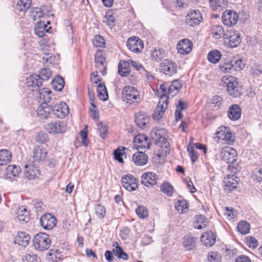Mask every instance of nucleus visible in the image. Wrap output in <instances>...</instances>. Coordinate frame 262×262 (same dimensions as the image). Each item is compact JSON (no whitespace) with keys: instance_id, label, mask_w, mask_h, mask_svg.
<instances>
[{"instance_id":"f257e3e1","label":"nucleus","mask_w":262,"mask_h":262,"mask_svg":"<svg viewBox=\"0 0 262 262\" xmlns=\"http://www.w3.org/2000/svg\"><path fill=\"white\" fill-rule=\"evenodd\" d=\"M221 82L223 86L226 88L227 92L231 97L237 98L243 94V87L236 77L232 75L224 76L221 78Z\"/></svg>"},{"instance_id":"f03ea898","label":"nucleus","mask_w":262,"mask_h":262,"mask_svg":"<svg viewBox=\"0 0 262 262\" xmlns=\"http://www.w3.org/2000/svg\"><path fill=\"white\" fill-rule=\"evenodd\" d=\"M122 99L129 105L138 102L140 99V92L133 86H125L122 90Z\"/></svg>"},{"instance_id":"7ed1b4c3","label":"nucleus","mask_w":262,"mask_h":262,"mask_svg":"<svg viewBox=\"0 0 262 262\" xmlns=\"http://www.w3.org/2000/svg\"><path fill=\"white\" fill-rule=\"evenodd\" d=\"M215 136L217 139V142L223 144L232 145L235 141L234 137L231 129L225 126H221L217 129Z\"/></svg>"},{"instance_id":"20e7f679","label":"nucleus","mask_w":262,"mask_h":262,"mask_svg":"<svg viewBox=\"0 0 262 262\" xmlns=\"http://www.w3.org/2000/svg\"><path fill=\"white\" fill-rule=\"evenodd\" d=\"M51 241L48 235L45 233L36 234L33 238V245L35 249L38 251L47 250L50 245Z\"/></svg>"},{"instance_id":"39448f33","label":"nucleus","mask_w":262,"mask_h":262,"mask_svg":"<svg viewBox=\"0 0 262 262\" xmlns=\"http://www.w3.org/2000/svg\"><path fill=\"white\" fill-rule=\"evenodd\" d=\"M45 128L51 135H60L66 132L67 125L63 121H52L46 124Z\"/></svg>"},{"instance_id":"423d86ee","label":"nucleus","mask_w":262,"mask_h":262,"mask_svg":"<svg viewBox=\"0 0 262 262\" xmlns=\"http://www.w3.org/2000/svg\"><path fill=\"white\" fill-rule=\"evenodd\" d=\"M221 160L227 164L233 163L237 158L236 150L230 146H225L220 152Z\"/></svg>"},{"instance_id":"0eeeda50","label":"nucleus","mask_w":262,"mask_h":262,"mask_svg":"<svg viewBox=\"0 0 262 262\" xmlns=\"http://www.w3.org/2000/svg\"><path fill=\"white\" fill-rule=\"evenodd\" d=\"M168 97L165 94L160 96L158 104L153 114V118L155 120H159L163 116L167 108Z\"/></svg>"},{"instance_id":"6e6552de","label":"nucleus","mask_w":262,"mask_h":262,"mask_svg":"<svg viewBox=\"0 0 262 262\" xmlns=\"http://www.w3.org/2000/svg\"><path fill=\"white\" fill-rule=\"evenodd\" d=\"M224 39L226 45L231 48L238 47L242 40L239 34L236 31H229Z\"/></svg>"},{"instance_id":"1a4fd4ad","label":"nucleus","mask_w":262,"mask_h":262,"mask_svg":"<svg viewBox=\"0 0 262 262\" xmlns=\"http://www.w3.org/2000/svg\"><path fill=\"white\" fill-rule=\"evenodd\" d=\"M121 183L123 187L129 191H133L138 187V180L132 174H126L122 177Z\"/></svg>"},{"instance_id":"9d476101","label":"nucleus","mask_w":262,"mask_h":262,"mask_svg":"<svg viewBox=\"0 0 262 262\" xmlns=\"http://www.w3.org/2000/svg\"><path fill=\"white\" fill-rule=\"evenodd\" d=\"M202 19L201 13L200 11L196 10H191L186 17V23L191 27H195L198 25Z\"/></svg>"},{"instance_id":"9b49d317","label":"nucleus","mask_w":262,"mask_h":262,"mask_svg":"<svg viewBox=\"0 0 262 262\" xmlns=\"http://www.w3.org/2000/svg\"><path fill=\"white\" fill-rule=\"evenodd\" d=\"M222 19L224 24L230 27L237 23L238 16L235 11L232 10H228L223 13Z\"/></svg>"},{"instance_id":"f8f14e48","label":"nucleus","mask_w":262,"mask_h":262,"mask_svg":"<svg viewBox=\"0 0 262 262\" xmlns=\"http://www.w3.org/2000/svg\"><path fill=\"white\" fill-rule=\"evenodd\" d=\"M160 70L164 74L171 76L177 73V66L175 63L166 59L160 64Z\"/></svg>"},{"instance_id":"ddd939ff","label":"nucleus","mask_w":262,"mask_h":262,"mask_svg":"<svg viewBox=\"0 0 262 262\" xmlns=\"http://www.w3.org/2000/svg\"><path fill=\"white\" fill-rule=\"evenodd\" d=\"M126 46L132 52L139 53L143 48V42L139 37H133L127 40Z\"/></svg>"},{"instance_id":"4468645a","label":"nucleus","mask_w":262,"mask_h":262,"mask_svg":"<svg viewBox=\"0 0 262 262\" xmlns=\"http://www.w3.org/2000/svg\"><path fill=\"white\" fill-rule=\"evenodd\" d=\"M52 109L54 115L58 118H63L69 113L68 106L63 102L56 103Z\"/></svg>"},{"instance_id":"2eb2a0df","label":"nucleus","mask_w":262,"mask_h":262,"mask_svg":"<svg viewBox=\"0 0 262 262\" xmlns=\"http://www.w3.org/2000/svg\"><path fill=\"white\" fill-rule=\"evenodd\" d=\"M158 177L153 172H146L141 177V182L146 187H152L157 184Z\"/></svg>"},{"instance_id":"dca6fc26","label":"nucleus","mask_w":262,"mask_h":262,"mask_svg":"<svg viewBox=\"0 0 262 262\" xmlns=\"http://www.w3.org/2000/svg\"><path fill=\"white\" fill-rule=\"evenodd\" d=\"M134 143L138 150L149 149L150 142L149 139L144 134H139L134 138Z\"/></svg>"},{"instance_id":"f3484780","label":"nucleus","mask_w":262,"mask_h":262,"mask_svg":"<svg viewBox=\"0 0 262 262\" xmlns=\"http://www.w3.org/2000/svg\"><path fill=\"white\" fill-rule=\"evenodd\" d=\"M56 220L51 214L42 215L40 219V223L41 227L46 230L52 229L56 225Z\"/></svg>"},{"instance_id":"a211bd4d","label":"nucleus","mask_w":262,"mask_h":262,"mask_svg":"<svg viewBox=\"0 0 262 262\" xmlns=\"http://www.w3.org/2000/svg\"><path fill=\"white\" fill-rule=\"evenodd\" d=\"M48 155L46 148L41 146H35L32 151V158L33 160L37 162L44 161Z\"/></svg>"},{"instance_id":"6ab92c4d","label":"nucleus","mask_w":262,"mask_h":262,"mask_svg":"<svg viewBox=\"0 0 262 262\" xmlns=\"http://www.w3.org/2000/svg\"><path fill=\"white\" fill-rule=\"evenodd\" d=\"M192 42L188 39L180 40L177 44V50L181 54L185 55L189 53L192 49Z\"/></svg>"},{"instance_id":"aec40b11","label":"nucleus","mask_w":262,"mask_h":262,"mask_svg":"<svg viewBox=\"0 0 262 262\" xmlns=\"http://www.w3.org/2000/svg\"><path fill=\"white\" fill-rule=\"evenodd\" d=\"M40 174V171L38 167L33 164L26 165L24 171L25 177L28 180H34L37 178Z\"/></svg>"},{"instance_id":"412c9836","label":"nucleus","mask_w":262,"mask_h":262,"mask_svg":"<svg viewBox=\"0 0 262 262\" xmlns=\"http://www.w3.org/2000/svg\"><path fill=\"white\" fill-rule=\"evenodd\" d=\"M27 86L32 91L38 92L42 85L40 77L37 75H32L27 79Z\"/></svg>"},{"instance_id":"4be33fe9","label":"nucleus","mask_w":262,"mask_h":262,"mask_svg":"<svg viewBox=\"0 0 262 262\" xmlns=\"http://www.w3.org/2000/svg\"><path fill=\"white\" fill-rule=\"evenodd\" d=\"M52 107L43 103L38 107L36 110L37 117L41 119H47L52 112Z\"/></svg>"},{"instance_id":"5701e85b","label":"nucleus","mask_w":262,"mask_h":262,"mask_svg":"<svg viewBox=\"0 0 262 262\" xmlns=\"http://www.w3.org/2000/svg\"><path fill=\"white\" fill-rule=\"evenodd\" d=\"M215 235L211 231L203 233L201 237V243L206 247H211L215 244Z\"/></svg>"},{"instance_id":"b1692460","label":"nucleus","mask_w":262,"mask_h":262,"mask_svg":"<svg viewBox=\"0 0 262 262\" xmlns=\"http://www.w3.org/2000/svg\"><path fill=\"white\" fill-rule=\"evenodd\" d=\"M133 162L137 166H143L145 165L148 160L147 155L141 151H138L133 155Z\"/></svg>"},{"instance_id":"393cba45","label":"nucleus","mask_w":262,"mask_h":262,"mask_svg":"<svg viewBox=\"0 0 262 262\" xmlns=\"http://www.w3.org/2000/svg\"><path fill=\"white\" fill-rule=\"evenodd\" d=\"M241 108L237 104L232 105L229 107L228 111V117L232 121L238 120L241 117Z\"/></svg>"},{"instance_id":"a878e982","label":"nucleus","mask_w":262,"mask_h":262,"mask_svg":"<svg viewBox=\"0 0 262 262\" xmlns=\"http://www.w3.org/2000/svg\"><path fill=\"white\" fill-rule=\"evenodd\" d=\"M105 59L103 57L102 52L100 50L98 51L95 55L96 66L98 70L103 75L105 74L106 68L104 65Z\"/></svg>"},{"instance_id":"bb28decb","label":"nucleus","mask_w":262,"mask_h":262,"mask_svg":"<svg viewBox=\"0 0 262 262\" xmlns=\"http://www.w3.org/2000/svg\"><path fill=\"white\" fill-rule=\"evenodd\" d=\"M16 217L21 223H27L30 218L29 211L24 206H21L17 209Z\"/></svg>"},{"instance_id":"cd10ccee","label":"nucleus","mask_w":262,"mask_h":262,"mask_svg":"<svg viewBox=\"0 0 262 262\" xmlns=\"http://www.w3.org/2000/svg\"><path fill=\"white\" fill-rule=\"evenodd\" d=\"M30 238L28 234L25 232H19L15 238V243L21 247L27 246L30 241Z\"/></svg>"},{"instance_id":"c85d7f7f","label":"nucleus","mask_w":262,"mask_h":262,"mask_svg":"<svg viewBox=\"0 0 262 262\" xmlns=\"http://www.w3.org/2000/svg\"><path fill=\"white\" fill-rule=\"evenodd\" d=\"M164 133V129L154 128L151 132V137L157 142L166 143V139L163 136Z\"/></svg>"},{"instance_id":"c756f323","label":"nucleus","mask_w":262,"mask_h":262,"mask_svg":"<svg viewBox=\"0 0 262 262\" xmlns=\"http://www.w3.org/2000/svg\"><path fill=\"white\" fill-rule=\"evenodd\" d=\"M236 177L233 174L228 175L225 179V188L229 191H232L236 189L238 184Z\"/></svg>"},{"instance_id":"7c9ffc66","label":"nucleus","mask_w":262,"mask_h":262,"mask_svg":"<svg viewBox=\"0 0 262 262\" xmlns=\"http://www.w3.org/2000/svg\"><path fill=\"white\" fill-rule=\"evenodd\" d=\"M130 72V66L129 60L128 61H121L118 65V72L122 76H127Z\"/></svg>"},{"instance_id":"2f4dec72","label":"nucleus","mask_w":262,"mask_h":262,"mask_svg":"<svg viewBox=\"0 0 262 262\" xmlns=\"http://www.w3.org/2000/svg\"><path fill=\"white\" fill-rule=\"evenodd\" d=\"M149 117L145 113L140 112L136 115V123L140 127H144L149 122Z\"/></svg>"},{"instance_id":"473e14b6","label":"nucleus","mask_w":262,"mask_h":262,"mask_svg":"<svg viewBox=\"0 0 262 262\" xmlns=\"http://www.w3.org/2000/svg\"><path fill=\"white\" fill-rule=\"evenodd\" d=\"M20 172L19 166L15 165H9L6 168V176L8 179H10L11 177H18Z\"/></svg>"},{"instance_id":"72a5a7b5","label":"nucleus","mask_w":262,"mask_h":262,"mask_svg":"<svg viewBox=\"0 0 262 262\" xmlns=\"http://www.w3.org/2000/svg\"><path fill=\"white\" fill-rule=\"evenodd\" d=\"M48 32L47 26L43 21L39 20L35 26V33L39 37H42Z\"/></svg>"},{"instance_id":"f704fd0d","label":"nucleus","mask_w":262,"mask_h":262,"mask_svg":"<svg viewBox=\"0 0 262 262\" xmlns=\"http://www.w3.org/2000/svg\"><path fill=\"white\" fill-rule=\"evenodd\" d=\"M51 91L48 89L42 88L36 92V96L38 97L39 100L43 101L44 102L46 103L51 100Z\"/></svg>"},{"instance_id":"c9c22d12","label":"nucleus","mask_w":262,"mask_h":262,"mask_svg":"<svg viewBox=\"0 0 262 262\" xmlns=\"http://www.w3.org/2000/svg\"><path fill=\"white\" fill-rule=\"evenodd\" d=\"M97 89L98 98L102 101H106L108 99V96L104 83L99 82Z\"/></svg>"},{"instance_id":"e433bc0d","label":"nucleus","mask_w":262,"mask_h":262,"mask_svg":"<svg viewBox=\"0 0 262 262\" xmlns=\"http://www.w3.org/2000/svg\"><path fill=\"white\" fill-rule=\"evenodd\" d=\"M211 34L212 37L215 39H218L225 36L224 28L222 26L215 25L212 27Z\"/></svg>"},{"instance_id":"4c0bfd02","label":"nucleus","mask_w":262,"mask_h":262,"mask_svg":"<svg viewBox=\"0 0 262 262\" xmlns=\"http://www.w3.org/2000/svg\"><path fill=\"white\" fill-rule=\"evenodd\" d=\"M196 239L193 237L186 236L184 237L183 245L187 251L193 250L195 247Z\"/></svg>"},{"instance_id":"58836bf2","label":"nucleus","mask_w":262,"mask_h":262,"mask_svg":"<svg viewBox=\"0 0 262 262\" xmlns=\"http://www.w3.org/2000/svg\"><path fill=\"white\" fill-rule=\"evenodd\" d=\"M182 84L178 80H173L168 90L169 96L173 97L178 93V91L181 88Z\"/></svg>"},{"instance_id":"ea45409f","label":"nucleus","mask_w":262,"mask_h":262,"mask_svg":"<svg viewBox=\"0 0 262 262\" xmlns=\"http://www.w3.org/2000/svg\"><path fill=\"white\" fill-rule=\"evenodd\" d=\"M11 159V154L6 149L0 150V166L6 165Z\"/></svg>"},{"instance_id":"a19ab883","label":"nucleus","mask_w":262,"mask_h":262,"mask_svg":"<svg viewBox=\"0 0 262 262\" xmlns=\"http://www.w3.org/2000/svg\"><path fill=\"white\" fill-rule=\"evenodd\" d=\"M233 68L232 61L222 60L219 66L220 71L223 73H227Z\"/></svg>"},{"instance_id":"79ce46f5","label":"nucleus","mask_w":262,"mask_h":262,"mask_svg":"<svg viewBox=\"0 0 262 262\" xmlns=\"http://www.w3.org/2000/svg\"><path fill=\"white\" fill-rule=\"evenodd\" d=\"M222 57V54L217 50H214L211 51L208 54V61L212 63H217Z\"/></svg>"},{"instance_id":"37998d69","label":"nucleus","mask_w":262,"mask_h":262,"mask_svg":"<svg viewBox=\"0 0 262 262\" xmlns=\"http://www.w3.org/2000/svg\"><path fill=\"white\" fill-rule=\"evenodd\" d=\"M209 5L213 10H221L227 6L225 0H209Z\"/></svg>"},{"instance_id":"c03bdc74","label":"nucleus","mask_w":262,"mask_h":262,"mask_svg":"<svg viewBox=\"0 0 262 262\" xmlns=\"http://www.w3.org/2000/svg\"><path fill=\"white\" fill-rule=\"evenodd\" d=\"M64 84L63 79L59 76H57L52 81V86L57 91H60L63 89Z\"/></svg>"},{"instance_id":"a18cd8bd","label":"nucleus","mask_w":262,"mask_h":262,"mask_svg":"<svg viewBox=\"0 0 262 262\" xmlns=\"http://www.w3.org/2000/svg\"><path fill=\"white\" fill-rule=\"evenodd\" d=\"M175 208L180 213L187 211L188 208V203L186 200H180L176 204Z\"/></svg>"},{"instance_id":"49530a36","label":"nucleus","mask_w":262,"mask_h":262,"mask_svg":"<svg viewBox=\"0 0 262 262\" xmlns=\"http://www.w3.org/2000/svg\"><path fill=\"white\" fill-rule=\"evenodd\" d=\"M125 147L121 146L114 151L115 159L121 163H123L122 157L125 154Z\"/></svg>"},{"instance_id":"de8ad7c7","label":"nucleus","mask_w":262,"mask_h":262,"mask_svg":"<svg viewBox=\"0 0 262 262\" xmlns=\"http://www.w3.org/2000/svg\"><path fill=\"white\" fill-rule=\"evenodd\" d=\"M136 213L138 216L141 219H145L148 216V211L144 206H138L136 209Z\"/></svg>"},{"instance_id":"09e8293b","label":"nucleus","mask_w":262,"mask_h":262,"mask_svg":"<svg viewBox=\"0 0 262 262\" xmlns=\"http://www.w3.org/2000/svg\"><path fill=\"white\" fill-rule=\"evenodd\" d=\"M238 231L243 234H246L249 232L250 226L246 221H241L237 226Z\"/></svg>"},{"instance_id":"8fccbe9b","label":"nucleus","mask_w":262,"mask_h":262,"mask_svg":"<svg viewBox=\"0 0 262 262\" xmlns=\"http://www.w3.org/2000/svg\"><path fill=\"white\" fill-rule=\"evenodd\" d=\"M160 189L162 192L168 196L171 195L173 191L172 186L167 182L164 183L161 186Z\"/></svg>"},{"instance_id":"3c124183","label":"nucleus","mask_w":262,"mask_h":262,"mask_svg":"<svg viewBox=\"0 0 262 262\" xmlns=\"http://www.w3.org/2000/svg\"><path fill=\"white\" fill-rule=\"evenodd\" d=\"M221 255L216 251L210 252L208 254V260L209 262H221Z\"/></svg>"},{"instance_id":"603ef678","label":"nucleus","mask_w":262,"mask_h":262,"mask_svg":"<svg viewBox=\"0 0 262 262\" xmlns=\"http://www.w3.org/2000/svg\"><path fill=\"white\" fill-rule=\"evenodd\" d=\"M113 252L115 255L117 256L119 258H121L124 260H127L128 259V255L123 251L121 247H118L117 249H114Z\"/></svg>"},{"instance_id":"864d4df0","label":"nucleus","mask_w":262,"mask_h":262,"mask_svg":"<svg viewBox=\"0 0 262 262\" xmlns=\"http://www.w3.org/2000/svg\"><path fill=\"white\" fill-rule=\"evenodd\" d=\"M51 72L48 69H43L39 72V75H38L40 77V80H48L51 77Z\"/></svg>"},{"instance_id":"5fc2aeb1","label":"nucleus","mask_w":262,"mask_h":262,"mask_svg":"<svg viewBox=\"0 0 262 262\" xmlns=\"http://www.w3.org/2000/svg\"><path fill=\"white\" fill-rule=\"evenodd\" d=\"M36 141L40 144H45L49 140L48 136L45 133H37L36 136Z\"/></svg>"},{"instance_id":"6e6d98bb","label":"nucleus","mask_w":262,"mask_h":262,"mask_svg":"<svg viewBox=\"0 0 262 262\" xmlns=\"http://www.w3.org/2000/svg\"><path fill=\"white\" fill-rule=\"evenodd\" d=\"M105 42L104 38L101 35H96L93 40V45L96 47L103 48Z\"/></svg>"},{"instance_id":"4d7b16f0","label":"nucleus","mask_w":262,"mask_h":262,"mask_svg":"<svg viewBox=\"0 0 262 262\" xmlns=\"http://www.w3.org/2000/svg\"><path fill=\"white\" fill-rule=\"evenodd\" d=\"M43 16V12L39 8H35L33 9L31 12V16L34 20H37Z\"/></svg>"},{"instance_id":"13d9d810","label":"nucleus","mask_w":262,"mask_h":262,"mask_svg":"<svg viewBox=\"0 0 262 262\" xmlns=\"http://www.w3.org/2000/svg\"><path fill=\"white\" fill-rule=\"evenodd\" d=\"M31 3V0H19L17 6L19 7L20 11H26L30 7Z\"/></svg>"},{"instance_id":"bf43d9fd","label":"nucleus","mask_w":262,"mask_h":262,"mask_svg":"<svg viewBox=\"0 0 262 262\" xmlns=\"http://www.w3.org/2000/svg\"><path fill=\"white\" fill-rule=\"evenodd\" d=\"M223 101L222 97L220 96L215 95L211 99V104L212 107L215 108H219L220 105L222 104Z\"/></svg>"},{"instance_id":"052dcab7","label":"nucleus","mask_w":262,"mask_h":262,"mask_svg":"<svg viewBox=\"0 0 262 262\" xmlns=\"http://www.w3.org/2000/svg\"><path fill=\"white\" fill-rule=\"evenodd\" d=\"M246 243L249 248H256L258 246V242L255 238L248 236L246 238Z\"/></svg>"},{"instance_id":"680f3d73","label":"nucleus","mask_w":262,"mask_h":262,"mask_svg":"<svg viewBox=\"0 0 262 262\" xmlns=\"http://www.w3.org/2000/svg\"><path fill=\"white\" fill-rule=\"evenodd\" d=\"M39 258L33 253H28L23 258V262H38Z\"/></svg>"},{"instance_id":"e2e57ef3","label":"nucleus","mask_w":262,"mask_h":262,"mask_svg":"<svg viewBox=\"0 0 262 262\" xmlns=\"http://www.w3.org/2000/svg\"><path fill=\"white\" fill-rule=\"evenodd\" d=\"M98 128L101 137L103 139L105 138L108 133V127L106 125H103L102 123H100L98 124Z\"/></svg>"},{"instance_id":"0e129e2a","label":"nucleus","mask_w":262,"mask_h":262,"mask_svg":"<svg viewBox=\"0 0 262 262\" xmlns=\"http://www.w3.org/2000/svg\"><path fill=\"white\" fill-rule=\"evenodd\" d=\"M187 150L192 163L196 162L198 159V155L191 145H188Z\"/></svg>"},{"instance_id":"69168bd1","label":"nucleus","mask_w":262,"mask_h":262,"mask_svg":"<svg viewBox=\"0 0 262 262\" xmlns=\"http://www.w3.org/2000/svg\"><path fill=\"white\" fill-rule=\"evenodd\" d=\"M225 215L229 220L234 219L236 216V211L232 208L226 207Z\"/></svg>"},{"instance_id":"338daca9","label":"nucleus","mask_w":262,"mask_h":262,"mask_svg":"<svg viewBox=\"0 0 262 262\" xmlns=\"http://www.w3.org/2000/svg\"><path fill=\"white\" fill-rule=\"evenodd\" d=\"M105 209L104 207L100 205H97L96 207V213L98 217L103 218L105 215Z\"/></svg>"},{"instance_id":"774afa93","label":"nucleus","mask_w":262,"mask_h":262,"mask_svg":"<svg viewBox=\"0 0 262 262\" xmlns=\"http://www.w3.org/2000/svg\"><path fill=\"white\" fill-rule=\"evenodd\" d=\"M104 22L105 23L106 25L110 28H112L115 25V19L112 15H106L105 17Z\"/></svg>"}]
</instances>
